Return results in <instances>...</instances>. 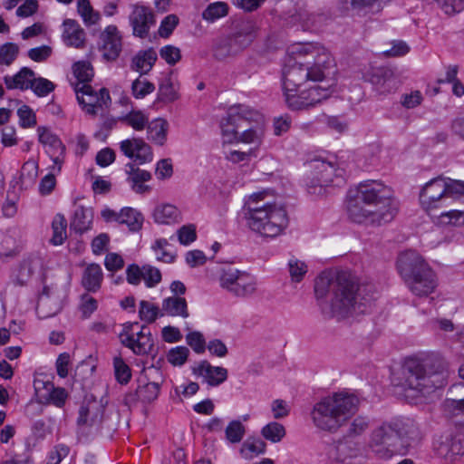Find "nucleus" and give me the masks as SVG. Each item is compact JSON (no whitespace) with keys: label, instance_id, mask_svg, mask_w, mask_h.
Here are the masks:
<instances>
[{"label":"nucleus","instance_id":"c756f323","mask_svg":"<svg viewBox=\"0 0 464 464\" xmlns=\"http://www.w3.org/2000/svg\"><path fill=\"white\" fill-rule=\"evenodd\" d=\"M162 312L170 316L188 317V304L184 297L169 296L162 301Z\"/></svg>","mask_w":464,"mask_h":464},{"label":"nucleus","instance_id":"e433bc0d","mask_svg":"<svg viewBox=\"0 0 464 464\" xmlns=\"http://www.w3.org/2000/svg\"><path fill=\"white\" fill-rule=\"evenodd\" d=\"M51 295V288L48 285H44L43 288V292L39 296L36 311L38 314L43 318H49L55 315L60 310L61 305L58 302L54 304V306L51 308L49 311H46L45 308L50 303Z\"/></svg>","mask_w":464,"mask_h":464},{"label":"nucleus","instance_id":"603ef678","mask_svg":"<svg viewBox=\"0 0 464 464\" xmlns=\"http://www.w3.org/2000/svg\"><path fill=\"white\" fill-rule=\"evenodd\" d=\"M178 99V93L170 78H165L159 86L157 101L164 103L172 102Z\"/></svg>","mask_w":464,"mask_h":464},{"label":"nucleus","instance_id":"39448f33","mask_svg":"<svg viewBox=\"0 0 464 464\" xmlns=\"http://www.w3.org/2000/svg\"><path fill=\"white\" fill-rule=\"evenodd\" d=\"M332 73H334V59L324 50L315 55L311 53L308 56L289 59L283 70L284 92L296 91L306 81H322Z\"/></svg>","mask_w":464,"mask_h":464},{"label":"nucleus","instance_id":"393cba45","mask_svg":"<svg viewBox=\"0 0 464 464\" xmlns=\"http://www.w3.org/2000/svg\"><path fill=\"white\" fill-rule=\"evenodd\" d=\"M44 260L38 254H31L20 264L15 282L23 286L27 284L35 272L43 268Z\"/></svg>","mask_w":464,"mask_h":464},{"label":"nucleus","instance_id":"de8ad7c7","mask_svg":"<svg viewBox=\"0 0 464 464\" xmlns=\"http://www.w3.org/2000/svg\"><path fill=\"white\" fill-rule=\"evenodd\" d=\"M38 132V140L39 141L45 145L49 146L52 149L56 150H63L64 146L63 145L61 140L53 134L48 128L44 126H39L37 129Z\"/></svg>","mask_w":464,"mask_h":464},{"label":"nucleus","instance_id":"338daca9","mask_svg":"<svg viewBox=\"0 0 464 464\" xmlns=\"http://www.w3.org/2000/svg\"><path fill=\"white\" fill-rule=\"evenodd\" d=\"M142 269V279L145 281L147 287H154L161 281V273L158 268L148 265L143 266Z\"/></svg>","mask_w":464,"mask_h":464},{"label":"nucleus","instance_id":"6e6d98bb","mask_svg":"<svg viewBox=\"0 0 464 464\" xmlns=\"http://www.w3.org/2000/svg\"><path fill=\"white\" fill-rule=\"evenodd\" d=\"M154 90L155 85L152 82L147 80H141L140 77L133 81L131 84L132 95L136 99H142L146 95L153 92Z\"/></svg>","mask_w":464,"mask_h":464},{"label":"nucleus","instance_id":"423d86ee","mask_svg":"<svg viewBox=\"0 0 464 464\" xmlns=\"http://www.w3.org/2000/svg\"><path fill=\"white\" fill-rule=\"evenodd\" d=\"M359 400L347 392H335L316 402L311 411L314 425L335 433L357 410Z\"/></svg>","mask_w":464,"mask_h":464},{"label":"nucleus","instance_id":"b1692460","mask_svg":"<svg viewBox=\"0 0 464 464\" xmlns=\"http://www.w3.org/2000/svg\"><path fill=\"white\" fill-rule=\"evenodd\" d=\"M193 373L201 376L208 385L218 386L227 379V370L220 366H212L208 361H201L192 369Z\"/></svg>","mask_w":464,"mask_h":464},{"label":"nucleus","instance_id":"72a5a7b5","mask_svg":"<svg viewBox=\"0 0 464 464\" xmlns=\"http://www.w3.org/2000/svg\"><path fill=\"white\" fill-rule=\"evenodd\" d=\"M241 51L230 36L219 39L213 46V55L217 60L223 61L240 53Z\"/></svg>","mask_w":464,"mask_h":464},{"label":"nucleus","instance_id":"f704fd0d","mask_svg":"<svg viewBox=\"0 0 464 464\" xmlns=\"http://www.w3.org/2000/svg\"><path fill=\"white\" fill-rule=\"evenodd\" d=\"M179 217L178 208L170 204H164L155 208L153 218L155 222L160 224H170L177 222Z\"/></svg>","mask_w":464,"mask_h":464},{"label":"nucleus","instance_id":"9d476101","mask_svg":"<svg viewBox=\"0 0 464 464\" xmlns=\"http://www.w3.org/2000/svg\"><path fill=\"white\" fill-rule=\"evenodd\" d=\"M312 171V178L307 183L309 193H321L324 187H342L345 184V170L336 166V162L321 158L314 159L308 163Z\"/></svg>","mask_w":464,"mask_h":464},{"label":"nucleus","instance_id":"3c124183","mask_svg":"<svg viewBox=\"0 0 464 464\" xmlns=\"http://www.w3.org/2000/svg\"><path fill=\"white\" fill-rule=\"evenodd\" d=\"M228 13V5L224 2H216L210 4L202 13L203 19L208 22H214L217 19L224 17Z\"/></svg>","mask_w":464,"mask_h":464},{"label":"nucleus","instance_id":"f8f14e48","mask_svg":"<svg viewBox=\"0 0 464 464\" xmlns=\"http://www.w3.org/2000/svg\"><path fill=\"white\" fill-rule=\"evenodd\" d=\"M256 279L254 276L234 267L223 269L220 285L237 297H249L256 292Z\"/></svg>","mask_w":464,"mask_h":464},{"label":"nucleus","instance_id":"c9c22d12","mask_svg":"<svg viewBox=\"0 0 464 464\" xmlns=\"http://www.w3.org/2000/svg\"><path fill=\"white\" fill-rule=\"evenodd\" d=\"M67 220L63 214H56L52 222L53 236L50 242L53 246L62 245L67 238Z\"/></svg>","mask_w":464,"mask_h":464},{"label":"nucleus","instance_id":"f3484780","mask_svg":"<svg viewBox=\"0 0 464 464\" xmlns=\"http://www.w3.org/2000/svg\"><path fill=\"white\" fill-rule=\"evenodd\" d=\"M120 150L126 157L133 159L140 165L150 162L153 160L150 146L142 139L124 140L120 143Z\"/></svg>","mask_w":464,"mask_h":464},{"label":"nucleus","instance_id":"774afa93","mask_svg":"<svg viewBox=\"0 0 464 464\" xmlns=\"http://www.w3.org/2000/svg\"><path fill=\"white\" fill-rule=\"evenodd\" d=\"M179 24V18L176 14L167 15L160 23L159 34L162 38H168L172 34Z\"/></svg>","mask_w":464,"mask_h":464},{"label":"nucleus","instance_id":"4d7b16f0","mask_svg":"<svg viewBox=\"0 0 464 464\" xmlns=\"http://www.w3.org/2000/svg\"><path fill=\"white\" fill-rule=\"evenodd\" d=\"M436 454L445 459L447 462H452V454L450 447V435L441 436L434 443Z\"/></svg>","mask_w":464,"mask_h":464},{"label":"nucleus","instance_id":"a211bd4d","mask_svg":"<svg viewBox=\"0 0 464 464\" xmlns=\"http://www.w3.org/2000/svg\"><path fill=\"white\" fill-rule=\"evenodd\" d=\"M34 390L39 393L41 402L53 404L58 408L63 407L68 398V392L64 388L55 387L48 381L35 380Z\"/></svg>","mask_w":464,"mask_h":464},{"label":"nucleus","instance_id":"37998d69","mask_svg":"<svg viewBox=\"0 0 464 464\" xmlns=\"http://www.w3.org/2000/svg\"><path fill=\"white\" fill-rule=\"evenodd\" d=\"M160 390V384L157 382H147L140 384L137 388L138 397L142 402H151L155 401Z\"/></svg>","mask_w":464,"mask_h":464},{"label":"nucleus","instance_id":"79ce46f5","mask_svg":"<svg viewBox=\"0 0 464 464\" xmlns=\"http://www.w3.org/2000/svg\"><path fill=\"white\" fill-rule=\"evenodd\" d=\"M261 434L266 440L277 443L285 436V429L281 423L272 421L262 428Z\"/></svg>","mask_w":464,"mask_h":464},{"label":"nucleus","instance_id":"680f3d73","mask_svg":"<svg viewBox=\"0 0 464 464\" xmlns=\"http://www.w3.org/2000/svg\"><path fill=\"white\" fill-rule=\"evenodd\" d=\"M19 47L14 43L4 44L0 47V64L10 65L16 58Z\"/></svg>","mask_w":464,"mask_h":464},{"label":"nucleus","instance_id":"c03bdc74","mask_svg":"<svg viewBox=\"0 0 464 464\" xmlns=\"http://www.w3.org/2000/svg\"><path fill=\"white\" fill-rule=\"evenodd\" d=\"M263 122L264 118L258 123H254V125L249 124L250 126L244 130L242 133L238 132V137L237 140H239L246 143H255L258 144L261 141L263 136Z\"/></svg>","mask_w":464,"mask_h":464},{"label":"nucleus","instance_id":"864d4df0","mask_svg":"<svg viewBox=\"0 0 464 464\" xmlns=\"http://www.w3.org/2000/svg\"><path fill=\"white\" fill-rule=\"evenodd\" d=\"M444 411L450 417H459L460 419L457 422L464 425V399H447L444 402Z\"/></svg>","mask_w":464,"mask_h":464},{"label":"nucleus","instance_id":"5701e85b","mask_svg":"<svg viewBox=\"0 0 464 464\" xmlns=\"http://www.w3.org/2000/svg\"><path fill=\"white\" fill-rule=\"evenodd\" d=\"M369 82L380 94H387L397 89V80L391 69L378 67L372 71Z\"/></svg>","mask_w":464,"mask_h":464},{"label":"nucleus","instance_id":"7ed1b4c3","mask_svg":"<svg viewBox=\"0 0 464 464\" xmlns=\"http://www.w3.org/2000/svg\"><path fill=\"white\" fill-rule=\"evenodd\" d=\"M266 193H254L245 201L242 212L247 227L265 237L275 238L287 227L289 219L285 207L266 200Z\"/></svg>","mask_w":464,"mask_h":464},{"label":"nucleus","instance_id":"13d9d810","mask_svg":"<svg viewBox=\"0 0 464 464\" xmlns=\"http://www.w3.org/2000/svg\"><path fill=\"white\" fill-rule=\"evenodd\" d=\"M351 8L358 14L382 9V0H350Z\"/></svg>","mask_w":464,"mask_h":464},{"label":"nucleus","instance_id":"6e6552de","mask_svg":"<svg viewBox=\"0 0 464 464\" xmlns=\"http://www.w3.org/2000/svg\"><path fill=\"white\" fill-rule=\"evenodd\" d=\"M406 423L400 420L384 421L370 434L368 448L379 459H390L410 444L406 440Z\"/></svg>","mask_w":464,"mask_h":464},{"label":"nucleus","instance_id":"bb28decb","mask_svg":"<svg viewBox=\"0 0 464 464\" xmlns=\"http://www.w3.org/2000/svg\"><path fill=\"white\" fill-rule=\"evenodd\" d=\"M34 77V72L28 68L23 67L16 74L10 76L5 75L4 82L7 89H19L21 91L28 90L32 86V78Z\"/></svg>","mask_w":464,"mask_h":464},{"label":"nucleus","instance_id":"f257e3e1","mask_svg":"<svg viewBox=\"0 0 464 464\" xmlns=\"http://www.w3.org/2000/svg\"><path fill=\"white\" fill-rule=\"evenodd\" d=\"M314 294L325 319L342 320L363 314L376 299L374 285L359 284L349 271L323 272L315 279Z\"/></svg>","mask_w":464,"mask_h":464},{"label":"nucleus","instance_id":"9b49d317","mask_svg":"<svg viewBox=\"0 0 464 464\" xmlns=\"http://www.w3.org/2000/svg\"><path fill=\"white\" fill-rule=\"evenodd\" d=\"M263 115L244 104H236L228 108L226 117L220 121L223 137L226 141L232 142L238 137V130L245 127L244 124L258 123Z\"/></svg>","mask_w":464,"mask_h":464},{"label":"nucleus","instance_id":"a19ab883","mask_svg":"<svg viewBox=\"0 0 464 464\" xmlns=\"http://www.w3.org/2000/svg\"><path fill=\"white\" fill-rule=\"evenodd\" d=\"M371 426V419L368 416L358 415L349 423L346 437L357 438L364 434Z\"/></svg>","mask_w":464,"mask_h":464},{"label":"nucleus","instance_id":"ea45409f","mask_svg":"<svg viewBox=\"0 0 464 464\" xmlns=\"http://www.w3.org/2000/svg\"><path fill=\"white\" fill-rule=\"evenodd\" d=\"M120 121L131 127L135 130H143L149 122V117L146 116L141 111H130L126 115L119 119Z\"/></svg>","mask_w":464,"mask_h":464},{"label":"nucleus","instance_id":"a878e982","mask_svg":"<svg viewBox=\"0 0 464 464\" xmlns=\"http://www.w3.org/2000/svg\"><path fill=\"white\" fill-rule=\"evenodd\" d=\"M64 30L63 39L66 45L80 48L83 45L85 34L79 24L72 19H66L63 22Z\"/></svg>","mask_w":464,"mask_h":464},{"label":"nucleus","instance_id":"4c0bfd02","mask_svg":"<svg viewBox=\"0 0 464 464\" xmlns=\"http://www.w3.org/2000/svg\"><path fill=\"white\" fill-rule=\"evenodd\" d=\"M265 451L266 443L261 439L256 438L246 440L240 449V454L246 459H251L259 454L265 453Z\"/></svg>","mask_w":464,"mask_h":464},{"label":"nucleus","instance_id":"052dcab7","mask_svg":"<svg viewBox=\"0 0 464 464\" xmlns=\"http://www.w3.org/2000/svg\"><path fill=\"white\" fill-rule=\"evenodd\" d=\"M189 354V350L186 346H177L169 351L167 359L174 366L183 365Z\"/></svg>","mask_w":464,"mask_h":464},{"label":"nucleus","instance_id":"58836bf2","mask_svg":"<svg viewBox=\"0 0 464 464\" xmlns=\"http://www.w3.org/2000/svg\"><path fill=\"white\" fill-rule=\"evenodd\" d=\"M164 313L158 305L142 300L140 302L139 317L147 324L154 323L159 317H162Z\"/></svg>","mask_w":464,"mask_h":464},{"label":"nucleus","instance_id":"69168bd1","mask_svg":"<svg viewBox=\"0 0 464 464\" xmlns=\"http://www.w3.org/2000/svg\"><path fill=\"white\" fill-rule=\"evenodd\" d=\"M160 55L169 65H175L181 59L179 48L174 45H166L160 50Z\"/></svg>","mask_w":464,"mask_h":464},{"label":"nucleus","instance_id":"4be33fe9","mask_svg":"<svg viewBox=\"0 0 464 464\" xmlns=\"http://www.w3.org/2000/svg\"><path fill=\"white\" fill-rule=\"evenodd\" d=\"M104 408L96 403H88L82 405L79 409V416L77 418V425L86 426L96 431L102 428L103 420Z\"/></svg>","mask_w":464,"mask_h":464},{"label":"nucleus","instance_id":"dca6fc26","mask_svg":"<svg viewBox=\"0 0 464 464\" xmlns=\"http://www.w3.org/2000/svg\"><path fill=\"white\" fill-rule=\"evenodd\" d=\"M133 34L140 38L148 36L150 27L155 24V17L151 10L144 5H134L129 16Z\"/></svg>","mask_w":464,"mask_h":464},{"label":"nucleus","instance_id":"e2e57ef3","mask_svg":"<svg viewBox=\"0 0 464 464\" xmlns=\"http://www.w3.org/2000/svg\"><path fill=\"white\" fill-rule=\"evenodd\" d=\"M19 124L22 128H32L36 125V116L34 111L27 105H23L17 110Z\"/></svg>","mask_w":464,"mask_h":464},{"label":"nucleus","instance_id":"7c9ffc66","mask_svg":"<svg viewBox=\"0 0 464 464\" xmlns=\"http://www.w3.org/2000/svg\"><path fill=\"white\" fill-rule=\"evenodd\" d=\"M92 222V212L89 208L79 206L73 213L71 220L70 228L82 235L91 228Z\"/></svg>","mask_w":464,"mask_h":464},{"label":"nucleus","instance_id":"ddd939ff","mask_svg":"<svg viewBox=\"0 0 464 464\" xmlns=\"http://www.w3.org/2000/svg\"><path fill=\"white\" fill-rule=\"evenodd\" d=\"M419 198L421 208L429 215L434 210L447 207V186L444 177L440 176L428 181L420 189Z\"/></svg>","mask_w":464,"mask_h":464},{"label":"nucleus","instance_id":"bf43d9fd","mask_svg":"<svg viewBox=\"0 0 464 464\" xmlns=\"http://www.w3.org/2000/svg\"><path fill=\"white\" fill-rule=\"evenodd\" d=\"M55 85L49 80L45 78H32V86L29 89H32L34 92L39 96L44 97L49 94L51 92L54 90Z\"/></svg>","mask_w":464,"mask_h":464},{"label":"nucleus","instance_id":"8fccbe9b","mask_svg":"<svg viewBox=\"0 0 464 464\" xmlns=\"http://www.w3.org/2000/svg\"><path fill=\"white\" fill-rule=\"evenodd\" d=\"M114 375L117 382L121 384H127L131 379V370L124 362L121 356L113 358Z\"/></svg>","mask_w":464,"mask_h":464},{"label":"nucleus","instance_id":"412c9836","mask_svg":"<svg viewBox=\"0 0 464 464\" xmlns=\"http://www.w3.org/2000/svg\"><path fill=\"white\" fill-rule=\"evenodd\" d=\"M361 453L359 446L352 441H340L331 445L327 450L328 459L338 464H351V460Z\"/></svg>","mask_w":464,"mask_h":464},{"label":"nucleus","instance_id":"2f4dec72","mask_svg":"<svg viewBox=\"0 0 464 464\" xmlns=\"http://www.w3.org/2000/svg\"><path fill=\"white\" fill-rule=\"evenodd\" d=\"M143 215L132 208H123L117 216L119 224H125L131 232H138L143 225Z\"/></svg>","mask_w":464,"mask_h":464},{"label":"nucleus","instance_id":"c85d7f7f","mask_svg":"<svg viewBox=\"0 0 464 464\" xmlns=\"http://www.w3.org/2000/svg\"><path fill=\"white\" fill-rule=\"evenodd\" d=\"M103 278L102 267L98 264L89 265L82 274V285L89 292L100 289Z\"/></svg>","mask_w":464,"mask_h":464},{"label":"nucleus","instance_id":"5fc2aeb1","mask_svg":"<svg viewBox=\"0 0 464 464\" xmlns=\"http://www.w3.org/2000/svg\"><path fill=\"white\" fill-rule=\"evenodd\" d=\"M288 271L293 282L299 283L303 280L304 275L307 273V266L304 262L292 257L288 261Z\"/></svg>","mask_w":464,"mask_h":464},{"label":"nucleus","instance_id":"49530a36","mask_svg":"<svg viewBox=\"0 0 464 464\" xmlns=\"http://www.w3.org/2000/svg\"><path fill=\"white\" fill-rule=\"evenodd\" d=\"M125 172L128 175L127 181L130 184L145 183L152 178L150 171L140 169L131 162L125 165Z\"/></svg>","mask_w":464,"mask_h":464},{"label":"nucleus","instance_id":"0eeeda50","mask_svg":"<svg viewBox=\"0 0 464 464\" xmlns=\"http://www.w3.org/2000/svg\"><path fill=\"white\" fill-rule=\"evenodd\" d=\"M397 269L411 292L417 296H428L438 286L435 272L416 251L401 253L397 259Z\"/></svg>","mask_w":464,"mask_h":464},{"label":"nucleus","instance_id":"4468645a","mask_svg":"<svg viewBox=\"0 0 464 464\" xmlns=\"http://www.w3.org/2000/svg\"><path fill=\"white\" fill-rule=\"evenodd\" d=\"M331 92L328 88L314 86L298 92L296 91L285 92V102L291 110H307L321 103L330 97Z\"/></svg>","mask_w":464,"mask_h":464},{"label":"nucleus","instance_id":"20e7f679","mask_svg":"<svg viewBox=\"0 0 464 464\" xmlns=\"http://www.w3.org/2000/svg\"><path fill=\"white\" fill-rule=\"evenodd\" d=\"M405 390L427 396L447 383V363L439 353L408 360L402 369Z\"/></svg>","mask_w":464,"mask_h":464},{"label":"nucleus","instance_id":"09e8293b","mask_svg":"<svg viewBox=\"0 0 464 464\" xmlns=\"http://www.w3.org/2000/svg\"><path fill=\"white\" fill-rule=\"evenodd\" d=\"M246 434V428L240 420H231L225 430V436L229 443H239Z\"/></svg>","mask_w":464,"mask_h":464},{"label":"nucleus","instance_id":"aec40b11","mask_svg":"<svg viewBox=\"0 0 464 464\" xmlns=\"http://www.w3.org/2000/svg\"><path fill=\"white\" fill-rule=\"evenodd\" d=\"M258 27L253 20H240L234 25V32L229 35L240 51L247 48L257 35Z\"/></svg>","mask_w":464,"mask_h":464},{"label":"nucleus","instance_id":"0e129e2a","mask_svg":"<svg viewBox=\"0 0 464 464\" xmlns=\"http://www.w3.org/2000/svg\"><path fill=\"white\" fill-rule=\"evenodd\" d=\"M186 341L195 353L200 354L205 352L206 342L201 333L197 331L188 333L186 336Z\"/></svg>","mask_w":464,"mask_h":464},{"label":"nucleus","instance_id":"a18cd8bd","mask_svg":"<svg viewBox=\"0 0 464 464\" xmlns=\"http://www.w3.org/2000/svg\"><path fill=\"white\" fill-rule=\"evenodd\" d=\"M77 11L86 25L95 24L101 18L100 14L93 10L89 0H78Z\"/></svg>","mask_w":464,"mask_h":464},{"label":"nucleus","instance_id":"f03ea898","mask_svg":"<svg viewBox=\"0 0 464 464\" xmlns=\"http://www.w3.org/2000/svg\"><path fill=\"white\" fill-rule=\"evenodd\" d=\"M398 210L392 188L380 181L361 182L348 192L346 211L354 223L382 226L393 220Z\"/></svg>","mask_w":464,"mask_h":464},{"label":"nucleus","instance_id":"473e14b6","mask_svg":"<svg viewBox=\"0 0 464 464\" xmlns=\"http://www.w3.org/2000/svg\"><path fill=\"white\" fill-rule=\"evenodd\" d=\"M169 123L163 119H155L148 122L147 129L148 140L158 145H163L167 140V131Z\"/></svg>","mask_w":464,"mask_h":464},{"label":"nucleus","instance_id":"1a4fd4ad","mask_svg":"<svg viewBox=\"0 0 464 464\" xmlns=\"http://www.w3.org/2000/svg\"><path fill=\"white\" fill-rule=\"evenodd\" d=\"M73 74L78 82L74 85L77 100L86 113L95 116L98 110L108 108L111 103L109 91L102 88L97 92L88 82L94 75L93 68L89 62H77L72 66Z\"/></svg>","mask_w":464,"mask_h":464},{"label":"nucleus","instance_id":"6ab92c4d","mask_svg":"<svg viewBox=\"0 0 464 464\" xmlns=\"http://www.w3.org/2000/svg\"><path fill=\"white\" fill-rule=\"evenodd\" d=\"M99 49L108 61L115 60L121 52V37L117 27L109 25L100 35Z\"/></svg>","mask_w":464,"mask_h":464},{"label":"nucleus","instance_id":"2eb2a0df","mask_svg":"<svg viewBox=\"0 0 464 464\" xmlns=\"http://www.w3.org/2000/svg\"><path fill=\"white\" fill-rule=\"evenodd\" d=\"M138 323L125 325L123 331L120 334L121 343L125 347L130 348L137 355L152 354L154 353V342L150 332L146 333L147 326L142 325L141 330L137 336L131 333V328Z\"/></svg>","mask_w":464,"mask_h":464},{"label":"nucleus","instance_id":"cd10ccee","mask_svg":"<svg viewBox=\"0 0 464 464\" xmlns=\"http://www.w3.org/2000/svg\"><path fill=\"white\" fill-rule=\"evenodd\" d=\"M156 61L157 53L152 48H150L139 52L132 58L130 68L140 72V75L147 74L152 69Z\"/></svg>","mask_w":464,"mask_h":464}]
</instances>
